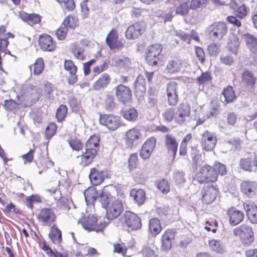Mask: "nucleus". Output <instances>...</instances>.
Masks as SVG:
<instances>
[{
	"label": "nucleus",
	"instance_id": "obj_12",
	"mask_svg": "<svg viewBox=\"0 0 257 257\" xmlns=\"http://www.w3.org/2000/svg\"><path fill=\"white\" fill-rule=\"evenodd\" d=\"M168 102L171 106L175 105L178 100V84L175 81H170L167 84Z\"/></svg>",
	"mask_w": 257,
	"mask_h": 257
},
{
	"label": "nucleus",
	"instance_id": "obj_23",
	"mask_svg": "<svg viewBox=\"0 0 257 257\" xmlns=\"http://www.w3.org/2000/svg\"><path fill=\"white\" fill-rule=\"evenodd\" d=\"M39 45L41 49L45 51H53L55 49L56 44L52 38L48 35H42L39 38Z\"/></svg>",
	"mask_w": 257,
	"mask_h": 257
},
{
	"label": "nucleus",
	"instance_id": "obj_58",
	"mask_svg": "<svg viewBox=\"0 0 257 257\" xmlns=\"http://www.w3.org/2000/svg\"><path fill=\"white\" fill-rule=\"evenodd\" d=\"M176 112L173 108H168L165 110L164 113V116L167 121H171L173 119H175Z\"/></svg>",
	"mask_w": 257,
	"mask_h": 257
},
{
	"label": "nucleus",
	"instance_id": "obj_35",
	"mask_svg": "<svg viewBox=\"0 0 257 257\" xmlns=\"http://www.w3.org/2000/svg\"><path fill=\"white\" fill-rule=\"evenodd\" d=\"M235 98V95L232 87L225 88L220 96V100L227 103L233 101Z\"/></svg>",
	"mask_w": 257,
	"mask_h": 257
},
{
	"label": "nucleus",
	"instance_id": "obj_60",
	"mask_svg": "<svg viewBox=\"0 0 257 257\" xmlns=\"http://www.w3.org/2000/svg\"><path fill=\"white\" fill-rule=\"evenodd\" d=\"M88 0H82L80 3L81 15L83 18H87L89 14V9L87 7Z\"/></svg>",
	"mask_w": 257,
	"mask_h": 257
},
{
	"label": "nucleus",
	"instance_id": "obj_36",
	"mask_svg": "<svg viewBox=\"0 0 257 257\" xmlns=\"http://www.w3.org/2000/svg\"><path fill=\"white\" fill-rule=\"evenodd\" d=\"M85 200L87 205H93L95 200L97 198L98 193L96 190L90 188L84 192Z\"/></svg>",
	"mask_w": 257,
	"mask_h": 257
},
{
	"label": "nucleus",
	"instance_id": "obj_34",
	"mask_svg": "<svg viewBox=\"0 0 257 257\" xmlns=\"http://www.w3.org/2000/svg\"><path fill=\"white\" fill-rule=\"evenodd\" d=\"M112 64L116 67L119 68H129L131 62L129 58L124 56H115L112 59Z\"/></svg>",
	"mask_w": 257,
	"mask_h": 257
},
{
	"label": "nucleus",
	"instance_id": "obj_45",
	"mask_svg": "<svg viewBox=\"0 0 257 257\" xmlns=\"http://www.w3.org/2000/svg\"><path fill=\"white\" fill-rule=\"evenodd\" d=\"M100 202L103 208H106L113 201L110 194L102 192L99 195Z\"/></svg>",
	"mask_w": 257,
	"mask_h": 257
},
{
	"label": "nucleus",
	"instance_id": "obj_59",
	"mask_svg": "<svg viewBox=\"0 0 257 257\" xmlns=\"http://www.w3.org/2000/svg\"><path fill=\"white\" fill-rule=\"evenodd\" d=\"M174 178L178 185H181L185 181L184 174L182 172H176L174 175Z\"/></svg>",
	"mask_w": 257,
	"mask_h": 257
},
{
	"label": "nucleus",
	"instance_id": "obj_8",
	"mask_svg": "<svg viewBox=\"0 0 257 257\" xmlns=\"http://www.w3.org/2000/svg\"><path fill=\"white\" fill-rule=\"evenodd\" d=\"M162 46L159 44H155L149 46L146 54V59L151 66H156L160 59V53Z\"/></svg>",
	"mask_w": 257,
	"mask_h": 257
},
{
	"label": "nucleus",
	"instance_id": "obj_41",
	"mask_svg": "<svg viewBox=\"0 0 257 257\" xmlns=\"http://www.w3.org/2000/svg\"><path fill=\"white\" fill-rule=\"evenodd\" d=\"M71 50L74 57L77 59L83 60L85 59L84 49L76 43L71 45Z\"/></svg>",
	"mask_w": 257,
	"mask_h": 257
},
{
	"label": "nucleus",
	"instance_id": "obj_43",
	"mask_svg": "<svg viewBox=\"0 0 257 257\" xmlns=\"http://www.w3.org/2000/svg\"><path fill=\"white\" fill-rule=\"evenodd\" d=\"M78 25V19L73 16H67L63 21L62 26H65L67 29L70 28L71 29L75 28Z\"/></svg>",
	"mask_w": 257,
	"mask_h": 257
},
{
	"label": "nucleus",
	"instance_id": "obj_28",
	"mask_svg": "<svg viewBox=\"0 0 257 257\" xmlns=\"http://www.w3.org/2000/svg\"><path fill=\"white\" fill-rule=\"evenodd\" d=\"M135 93L137 95L143 96L146 90V83L144 76L140 74L135 81Z\"/></svg>",
	"mask_w": 257,
	"mask_h": 257
},
{
	"label": "nucleus",
	"instance_id": "obj_27",
	"mask_svg": "<svg viewBox=\"0 0 257 257\" xmlns=\"http://www.w3.org/2000/svg\"><path fill=\"white\" fill-rule=\"evenodd\" d=\"M96 155L87 151H83L81 155L76 157L79 164L83 167H86L89 165L93 161Z\"/></svg>",
	"mask_w": 257,
	"mask_h": 257
},
{
	"label": "nucleus",
	"instance_id": "obj_6",
	"mask_svg": "<svg viewBox=\"0 0 257 257\" xmlns=\"http://www.w3.org/2000/svg\"><path fill=\"white\" fill-rule=\"evenodd\" d=\"M206 31L213 39H221L226 34L228 29L225 23L218 22L208 26Z\"/></svg>",
	"mask_w": 257,
	"mask_h": 257
},
{
	"label": "nucleus",
	"instance_id": "obj_25",
	"mask_svg": "<svg viewBox=\"0 0 257 257\" xmlns=\"http://www.w3.org/2000/svg\"><path fill=\"white\" fill-rule=\"evenodd\" d=\"M99 148V138L97 136L93 135L87 141L85 146V150L96 155Z\"/></svg>",
	"mask_w": 257,
	"mask_h": 257
},
{
	"label": "nucleus",
	"instance_id": "obj_5",
	"mask_svg": "<svg viewBox=\"0 0 257 257\" xmlns=\"http://www.w3.org/2000/svg\"><path fill=\"white\" fill-rule=\"evenodd\" d=\"M218 174L214 167L206 165L202 167L200 172L195 175V178L200 183L213 182L217 179Z\"/></svg>",
	"mask_w": 257,
	"mask_h": 257
},
{
	"label": "nucleus",
	"instance_id": "obj_9",
	"mask_svg": "<svg viewBox=\"0 0 257 257\" xmlns=\"http://www.w3.org/2000/svg\"><path fill=\"white\" fill-rule=\"evenodd\" d=\"M106 217L108 220H111L117 217L123 211L122 203L119 200L111 201L109 205L105 208Z\"/></svg>",
	"mask_w": 257,
	"mask_h": 257
},
{
	"label": "nucleus",
	"instance_id": "obj_21",
	"mask_svg": "<svg viewBox=\"0 0 257 257\" xmlns=\"http://www.w3.org/2000/svg\"><path fill=\"white\" fill-rule=\"evenodd\" d=\"M175 232L172 229H167L163 233L161 238V249L168 251L172 247V242L175 239Z\"/></svg>",
	"mask_w": 257,
	"mask_h": 257
},
{
	"label": "nucleus",
	"instance_id": "obj_13",
	"mask_svg": "<svg viewBox=\"0 0 257 257\" xmlns=\"http://www.w3.org/2000/svg\"><path fill=\"white\" fill-rule=\"evenodd\" d=\"M99 122L109 130L114 131L120 124V119L119 117L114 115L103 114L100 116Z\"/></svg>",
	"mask_w": 257,
	"mask_h": 257
},
{
	"label": "nucleus",
	"instance_id": "obj_18",
	"mask_svg": "<svg viewBox=\"0 0 257 257\" xmlns=\"http://www.w3.org/2000/svg\"><path fill=\"white\" fill-rule=\"evenodd\" d=\"M124 217L125 223L132 230H137L141 227V219L136 214L127 211L124 213Z\"/></svg>",
	"mask_w": 257,
	"mask_h": 257
},
{
	"label": "nucleus",
	"instance_id": "obj_24",
	"mask_svg": "<svg viewBox=\"0 0 257 257\" xmlns=\"http://www.w3.org/2000/svg\"><path fill=\"white\" fill-rule=\"evenodd\" d=\"M106 42L111 50L123 47L121 42L118 40V35L114 29H112L106 38Z\"/></svg>",
	"mask_w": 257,
	"mask_h": 257
},
{
	"label": "nucleus",
	"instance_id": "obj_33",
	"mask_svg": "<svg viewBox=\"0 0 257 257\" xmlns=\"http://www.w3.org/2000/svg\"><path fill=\"white\" fill-rule=\"evenodd\" d=\"M130 195L138 205H142L145 201V192L142 189H133L130 192Z\"/></svg>",
	"mask_w": 257,
	"mask_h": 257
},
{
	"label": "nucleus",
	"instance_id": "obj_19",
	"mask_svg": "<svg viewBox=\"0 0 257 257\" xmlns=\"http://www.w3.org/2000/svg\"><path fill=\"white\" fill-rule=\"evenodd\" d=\"M165 142L168 153L174 160L178 150V143L176 138L172 134H168L165 137Z\"/></svg>",
	"mask_w": 257,
	"mask_h": 257
},
{
	"label": "nucleus",
	"instance_id": "obj_49",
	"mask_svg": "<svg viewBox=\"0 0 257 257\" xmlns=\"http://www.w3.org/2000/svg\"><path fill=\"white\" fill-rule=\"evenodd\" d=\"M138 157L137 153H134L130 155L128 161V166L130 170H133L135 169L138 166Z\"/></svg>",
	"mask_w": 257,
	"mask_h": 257
},
{
	"label": "nucleus",
	"instance_id": "obj_48",
	"mask_svg": "<svg viewBox=\"0 0 257 257\" xmlns=\"http://www.w3.org/2000/svg\"><path fill=\"white\" fill-rule=\"evenodd\" d=\"M67 112V108L64 105H61L57 109L56 117L59 121H62L66 117Z\"/></svg>",
	"mask_w": 257,
	"mask_h": 257
},
{
	"label": "nucleus",
	"instance_id": "obj_16",
	"mask_svg": "<svg viewBox=\"0 0 257 257\" xmlns=\"http://www.w3.org/2000/svg\"><path fill=\"white\" fill-rule=\"evenodd\" d=\"M115 95L117 99L123 103L130 102L132 97L131 89L122 84H119L115 87Z\"/></svg>",
	"mask_w": 257,
	"mask_h": 257
},
{
	"label": "nucleus",
	"instance_id": "obj_14",
	"mask_svg": "<svg viewBox=\"0 0 257 257\" xmlns=\"http://www.w3.org/2000/svg\"><path fill=\"white\" fill-rule=\"evenodd\" d=\"M202 200L206 204L212 203L217 195V190L212 185L206 183L202 190Z\"/></svg>",
	"mask_w": 257,
	"mask_h": 257
},
{
	"label": "nucleus",
	"instance_id": "obj_53",
	"mask_svg": "<svg viewBox=\"0 0 257 257\" xmlns=\"http://www.w3.org/2000/svg\"><path fill=\"white\" fill-rule=\"evenodd\" d=\"M65 69L69 72L70 74L76 73L77 71V67L74 65L72 61L70 60H65L64 62Z\"/></svg>",
	"mask_w": 257,
	"mask_h": 257
},
{
	"label": "nucleus",
	"instance_id": "obj_54",
	"mask_svg": "<svg viewBox=\"0 0 257 257\" xmlns=\"http://www.w3.org/2000/svg\"><path fill=\"white\" fill-rule=\"evenodd\" d=\"M68 102L73 111L77 112L79 111L80 108L79 102L75 97L70 98Z\"/></svg>",
	"mask_w": 257,
	"mask_h": 257
},
{
	"label": "nucleus",
	"instance_id": "obj_7",
	"mask_svg": "<svg viewBox=\"0 0 257 257\" xmlns=\"http://www.w3.org/2000/svg\"><path fill=\"white\" fill-rule=\"evenodd\" d=\"M55 209L44 208L42 209L38 215L37 219L43 226H51L56 219Z\"/></svg>",
	"mask_w": 257,
	"mask_h": 257
},
{
	"label": "nucleus",
	"instance_id": "obj_50",
	"mask_svg": "<svg viewBox=\"0 0 257 257\" xmlns=\"http://www.w3.org/2000/svg\"><path fill=\"white\" fill-rule=\"evenodd\" d=\"M157 188L163 193H167L170 191V185L165 179H162L158 182Z\"/></svg>",
	"mask_w": 257,
	"mask_h": 257
},
{
	"label": "nucleus",
	"instance_id": "obj_31",
	"mask_svg": "<svg viewBox=\"0 0 257 257\" xmlns=\"http://www.w3.org/2000/svg\"><path fill=\"white\" fill-rule=\"evenodd\" d=\"M89 176L92 184L94 185H98L104 180V175L102 172L95 168L91 170Z\"/></svg>",
	"mask_w": 257,
	"mask_h": 257
},
{
	"label": "nucleus",
	"instance_id": "obj_61",
	"mask_svg": "<svg viewBox=\"0 0 257 257\" xmlns=\"http://www.w3.org/2000/svg\"><path fill=\"white\" fill-rule=\"evenodd\" d=\"M189 9L186 2L180 5L176 10V13L177 14L181 15H185L188 12Z\"/></svg>",
	"mask_w": 257,
	"mask_h": 257
},
{
	"label": "nucleus",
	"instance_id": "obj_22",
	"mask_svg": "<svg viewBox=\"0 0 257 257\" xmlns=\"http://www.w3.org/2000/svg\"><path fill=\"white\" fill-rule=\"evenodd\" d=\"M241 192L249 198H253L256 195V185L254 182L243 181L240 184Z\"/></svg>",
	"mask_w": 257,
	"mask_h": 257
},
{
	"label": "nucleus",
	"instance_id": "obj_57",
	"mask_svg": "<svg viewBox=\"0 0 257 257\" xmlns=\"http://www.w3.org/2000/svg\"><path fill=\"white\" fill-rule=\"evenodd\" d=\"M57 126L54 123H50L46 127L45 131L46 136L47 138H51L56 131Z\"/></svg>",
	"mask_w": 257,
	"mask_h": 257
},
{
	"label": "nucleus",
	"instance_id": "obj_62",
	"mask_svg": "<svg viewBox=\"0 0 257 257\" xmlns=\"http://www.w3.org/2000/svg\"><path fill=\"white\" fill-rule=\"evenodd\" d=\"M213 167L215 171L217 170L218 173L221 175H224L226 174L227 171L226 166L224 164H221L219 162H215Z\"/></svg>",
	"mask_w": 257,
	"mask_h": 257
},
{
	"label": "nucleus",
	"instance_id": "obj_63",
	"mask_svg": "<svg viewBox=\"0 0 257 257\" xmlns=\"http://www.w3.org/2000/svg\"><path fill=\"white\" fill-rule=\"evenodd\" d=\"M41 21V17L37 14H30V17L29 19V21L28 23L31 25L33 26V25L38 24L40 23Z\"/></svg>",
	"mask_w": 257,
	"mask_h": 257
},
{
	"label": "nucleus",
	"instance_id": "obj_1",
	"mask_svg": "<svg viewBox=\"0 0 257 257\" xmlns=\"http://www.w3.org/2000/svg\"><path fill=\"white\" fill-rule=\"evenodd\" d=\"M17 95L21 104L24 106H29L39 98L41 91L38 88L30 84H25L20 88Z\"/></svg>",
	"mask_w": 257,
	"mask_h": 257
},
{
	"label": "nucleus",
	"instance_id": "obj_3",
	"mask_svg": "<svg viewBox=\"0 0 257 257\" xmlns=\"http://www.w3.org/2000/svg\"><path fill=\"white\" fill-rule=\"evenodd\" d=\"M233 233L235 236L239 238L244 245H249L253 241V231L251 226L248 224H242L235 227Z\"/></svg>",
	"mask_w": 257,
	"mask_h": 257
},
{
	"label": "nucleus",
	"instance_id": "obj_42",
	"mask_svg": "<svg viewBox=\"0 0 257 257\" xmlns=\"http://www.w3.org/2000/svg\"><path fill=\"white\" fill-rule=\"evenodd\" d=\"M49 236L54 243H59L62 239L61 231L57 227L53 226L49 233Z\"/></svg>",
	"mask_w": 257,
	"mask_h": 257
},
{
	"label": "nucleus",
	"instance_id": "obj_44",
	"mask_svg": "<svg viewBox=\"0 0 257 257\" xmlns=\"http://www.w3.org/2000/svg\"><path fill=\"white\" fill-rule=\"evenodd\" d=\"M122 115L126 119L131 121H135L138 118V112L137 109L131 108L124 111L123 112Z\"/></svg>",
	"mask_w": 257,
	"mask_h": 257
},
{
	"label": "nucleus",
	"instance_id": "obj_46",
	"mask_svg": "<svg viewBox=\"0 0 257 257\" xmlns=\"http://www.w3.org/2000/svg\"><path fill=\"white\" fill-rule=\"evenodd\" d=\"M44 67V62L42 58H38L34 64V74L39 75L41 74Z\"/></svg>",
	"mask_w": 257,
	"mask_h": 257
},
{
	"label": "nucleus",
	"instance_id": "obj_56",
	"mask_svg": "<svg viewBox=\"0 0 257 257\" xmlns=\"http://www.w3.org/2000/svg\"><path fill=\"white\" fill-rule=\"evenodd\" d=\"M207 50L211 56H216L220 52V45L212 43L208 46Z\"/></svg>",
	"mask_w": 257,
	"mask_h": 257
},
{
	"label": "nucleus",
	"instance_id": "obj_39",
	"mask_svg": "<svg viewBox=\"0 0 257 257\" xmlns=\"http://www.w3.org/2000/svg\"><path fill=\"white\" fill-rule=\"evenodd\" d=\"M149 229L150 232L155 234H158L162 229L160 221L156 218L150 219L149 221Z\"/></svg>",
	"mask_w": 257,
	"mask_h": 257
},
{
	"label": "nucleus",
	"instance_id": "obj_30",
	"mask_svg": "<svg viewBox=\"0 0 257 257\" xmlns=\"http://www.w3.org/2000/svg\"><path fill=\"white\" fill-rule=\"evenodd\" d=\"M256 78L249 70H246L242 74V82L247 88H253L254 86Z\"/></svg>",
	"mask_w": 257,
	"mask_h": 257
},
{
	"label": "nucleus",
	"instance_id": "obj_4",
	"mask_svg": "<svg viewBox=\"0 0 257 257\" xmlns=\"http://www.w3.org/2000/svg\"><path fill=\"white\" fill-rule=\"evenodd\" d=\"M144 139L142 130L135 126L127 131L125 134V145L127 148L132 149L141 144Z\"/></svg>",
	"mask_w": 257,
	"mask_h": 257
},
{
	"label": "nucleus",
	"instance_id": "obj_37",
	"mask_svg": "<svg viewBox=\"0 0 257 257\" xmlns=\"http://www.w3.org/2000/svg\"><path fill=\"white\" fill-rule=\"evenodd\" d=\"M247 46L252 51H257V39L253 35L249 34L243 35Z\"/></svg>",
	"mask_w": 257,
	"mask_h": 257
},
{
	"label": "nucleus",
	"instance_id": "obj_32",
	"mask_svg": "<svg viewBox=\"0 0 257 257\" xmlns=\"http://www.w3.org/2000/svg\"><path fill=\"white\" fill-rule=\"evenodd\" d=\"M181 67V62L178 59H174L168 62L166 70L169 73L176 74L180 71Z\"/></svg>",
	"mask_w": 257,
	"mask_h": 257
},
{
	"label": "nucleus",
	"instance_id": "obj_15",
	"mask_svg": "<svg viewBox=\"0 0 257 257\" xmlns=\"http://www.w3.org/2000/svg\"><path fill=\"white\" fill-rule=\"evenodd\" d=\"M190 106L186 103H180L177 107L175 121L179 124L183 123L190 114Z\"/></svg>",
	"mask_w": 257,
	"mask_h": 257
},
{
	"label": "nucleus",
	"instance_id": "obj_26",
	"mask_svg": "<svg viewBox=\"0 0 257 257\" xmlns=\"http://www.w3.org/2000/svg\"><path fill=\"white\" fill-rule=\"evenodd\" d=\"M243 208L246 212V215L252 223H257V206L253 203H245L243 204Z\"/></svg>",
	"mask_w": 257,
	"mask_h": 257
},
{
	"label": "nucleus",
	"instance_id": "obj_55",
	"mask_svg": "<svg viewBox=\"0 0 257 257\" xmlns=\"http://www.w3.org/2000/svg\"><path fill=\"white\" fill-rule=\"evenodd\" d=\"M67 32V28L62 25L56 31V35L59 40H63L66 38Z\"/></svg>",
	"mask_w": 257,
	"mask_h": 257
},
{
	"label": "nucleus",
	"instance_id": "obj_40",
	"mask_svg": "<svg viewBox=\"0 0 257 257\" xmlns=\"http://www.w3.org/2000/svg\"><path fill=\"white\" fill-rule=\"evenodd\" d=\"M209 245L211 250L218 253H222L225 251L224 246L220 240L211 239L209 242Z\"/></svg>",
	"mask_w": 257,
	"mask_h": 257
},
{
	"label": "nucleus",
	"instance_id": "obj_64",
	"mask_svg": "<svg viewBox=\"0 0 257 257\" xmlns=\"http://www.w3.org/2000/svg\"><path fill=\"white\" fill-rule=\"evenodd\" d=\"M195 53L199 61L203 63L205 60V54L202 48L200 47H196Z\"/></svg>",
	"mask_w": 257,
	"mask_h": 257
},
{
	"label": "nucleus",
	"instance_id": "obj_10",
	"mask_svg": "<svg viewBox=\"0 0 257 257\" xmlns=\"http://www.w3.org/2000/svg\"><path fill=\"white\" fill-rule=\"evenodd\" d=\"M145 30L144 23L137 22L128 27L125 31V37L127 39L134 40L141 36Z\"/></svg>",
	"mask_w": 257,
	"mask_h": 257
},
{
	"label": "nucleus",
	"instance_id": "obj_20",
	"mask_svg": "<svg viewBox=\"0 0 257 257\" xmlns=\"http://www.w3.org/2000/svg\"><path fill=\"white\" fill-rule=\"evenodd\" d=\"M156 143V139L154 137H151L148 139L143 144L140 151V156L145 160L151 156Z\"/></svg>",
	"mask_w": 257,
	"mask_h": 257
},
{
	"label": "nucleus",
	"instance_id": "obj_52",
	"mask_svg": "<svg viewBox=\"0 0 257 257\" xmlns=\"http://www.w3.org/2000/svg\"><path fill=\"white\" fill-rule=\"evenodd\" d=\"M211 79L210 73L208 72L202 73L201 75L197 78V82L200 85L207 83Z\"/></svg>",
	"mask_w": 257,
	"mask_h": 257
},
{
	"label": "nucleus",
	"instance_id": "obj_2",
	"mask_svg": "<svg viewBox=\"0 0 257 257\" xmlns=\"http://www.w3.org/2000/svg\"><path fill=\"white\" fill-rule=\"evenodd\" d=\"M83 228L88 231H95L96 232H101L108 225V222L105 221L98 222L97 216L93 214H89L87 217H84L79 220Z\"/></svg>",
	"mask_w": 257,
	"mask_h": 257
},
{
	"label": "nucleus",
	"instance_id": "obj_51",
	"mask_svg": "<svg viewBox=\"0 0 257 257\" xmlns=\"http://www.w3.org/2000/svg\"><path fill=\"white\" fill-rule=\"evenodd\" d=\"M251 163V160L249 158L242 159L240 161V166L245 171H251L252 168Z\"/></svg>",
	"mask_w": 257,
	"mask_h": 257
},
{
	"label": "nucleus",
	"instance_id": "obj_47",
	"mask_svg": "<svg viewBox=\"0 0 257 257\" xmlns=\"http://www.w3.org/2000/svg\"><path fill=\"white\" fill-rule=\"evenodd\" d=\"M68 143L73 151H79L81 150L83 147V145L81 141L76 138L70 139L68 141Z\"/></svg>",
	"mask_w": 257,
	"mask_h": 257
},
{
	"label": "nucleus",
	"instance_id": "obj_29",
	"mask_svg": "<svg viewBox=\"0 0 257 257\" xmlns=\"http://www.w3.org/2000/svg\"><path fill=\"white\" fill-rule=\"evenodd\" d=\"M111 80L110 75L104 73L100 75L98 80L94 83L93 87L95 90H99L107 86Z\"/></svg>",
	"mask_w": 257,
	"mask_h": 257
},
{
	"label": "nucleus",
	"instance_id": "obj_38",
	"mask_svg": "<svg viewBox=\"0 0 257 257\" xmlns=\"http://www.w3.org/2000/svg\"><path fill=\"white\" fill-rule=\"evenodd\" d=\"M240 45L239 38L237 35H233L232 38L227 45L228 50L234 54H237Z\"/></svg>",
	"mask_w": 257,
	"mask_h": 257
},
{
	"label": "nucleus",
	"instance_id": "obj_11",
	"mask_svg": "<svg viewBox=\"0 0 257 257\" xmlns=\"http://www.w3.org/2000/svg\"><path fill=\"white\" fill-rule=\"evenodd\" d=\"M217 143V138L215 133L206 131L203 133L201 143L204 150L211 151L215 148Z\"/></svg>",
	"mask_w": 257,
	"mask_h": 257
},
{
	"label": "nucleus",
	"instance_id": "obj_17",
	"mask_svg": "<svg viewBox=\"0 0 257 257\" xmlns=\"http://www.w3.org/2000/svg\"><path fill=\"white\" fill-rule=\"evenodd\" d=\"M227 215L229 217V223L231 226H235L241 222L244 218V213L235 207L227 209Z\"/></svg>",
	"mask_w": 257,
	"mask_h": 257
}]
</instances>
